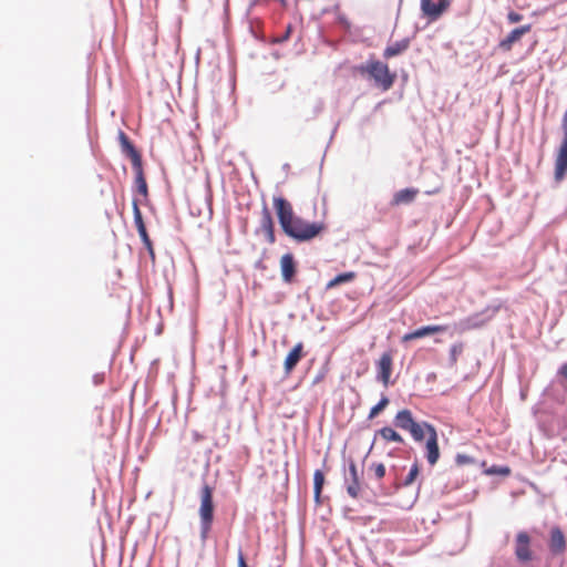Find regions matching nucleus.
Returning <instances> with one entry per match:
<instances>
[{
  "label": "nucleus",
  "instance_id": "f257e3e1",
  "mask_svg": "<svg viewBox=\"0 0 567 567\" xmlns=\"http://www.w3.org/2000/svg\"><path fill=\"white\" fill-rule=\"evenodd\" d=\"M272 205L282 231L296 241H310L327 229L323 221L310 223L297 216L292 204L282 196H274Z\"/></svg>",
  "mask_w": 567,
  "mask_h": 567
},
{
  "label": "nucleus",
  "instance_id": "f03ea898",
  "mask_svg": "<svg viewBox=\"0 0 567 567\" xmlns=\"http://www.w3.org/2000/svg\"><path fill=\"white\" fill-rule=\"evenodd\" d=\"M358 70L361 74H368L382 91L390 90L395 81V74L390 72L388 64L378 60H370Z\"/></svg>",
  "mask_w": 567,
  "mask_h": 567
},
{
  "label": "nucleus",
  "instance_id": "7ed1b4c3",
  "mask_svg": "<svg viewBox=\"0 0 567 567\" xmlns=\"http://www.w3.org/2000/svg\"><path fill=\"white\" fill-rule=\"evenodd\" d=\"M393 422L398 429L408 432L415 442H422L427 426L432 425L425 421L417 422L409 409L400 410Z\"/></svg>",
  "mask_w": 567,
  "mask_h": 567
},
{
  "label": "nucleus",
  "instance_id": "20e7f679",
  "mask_svg": "<svg viewBox=\"0 0 567 567\" xmlns=\"http://www.w3.org/2000/svg\"><path fill=\"white\" fill-rule=\"evenodd\" d=\"M214 502H213V488L208 484H204L200 489V506H199V518H200V539L205 542L212 529L214 520Z\"/></svg>",
  "mask_w": 567,
  "mask_h": 567
},
{
  "label": "nucleus",
  "instance_id": "39448f33",
  "mask_svg": "<svg viewBox=\"0 0 567 567\" xmlns=\"http://www.w3.org/2000/svg\"><path fill=\"white\" fill-rule=\"evenodd\" d=\"M563 140L555 158V179L560 182L567 173V107L561 118Z\"/></svg>",
  "mask_w": 567,
  "mask_h": 567
},
{
  "label": "nucleus",
  "instance_id": "423d86ee",
  "mask_svg": "<svg viewBox=\"0 0 567 567\" xmlns=\"http://www.w3.org/2000/svg\"><path fill=\"white\" fill-rule=\"evenodd\" d=\"M425 457L429 464L433 466L437 463L441 455L437 432L433 425L427 426V430L425 431Z\"/></svg>",
  "mask_w": 567,
  "mask_h": 567
},
{
  "label": "nucleus",
  "instance_id": "0eeeda50",
  "mask_svg": "<svg viewBox=\"0 0 567 567\" xmlns=\"http://www.w3.org/2000/svg\"><path fill=\"white\" fill-rule=\"evenodd\" d=\"M532 539L526 532H518L515 539V556L520 563H528L533 559L530 548Z\"/></svg>",
  "mask_w": 567,
  "mask_h": 567
},
{
  "label": "nucleus",
  "instance_id": "6e6552de",
  "mask_svg": "<svg viewBox=\"0 0 567 567\" xmlns=\"http://www.w3.org/2000/svg\"><path fill=\"white\" fill-rule=\"evenodd\" d=\"M393 369V355L390 351L382 353L380 359L377 361V379L385 388L391 383L390 378Z\"/></svg>",
  "mask_w": 567,
  "mask_h": 567
},
{
  "label": "nucleus",
  "instance_id": "1a4fd4ad",
  "mask_svg": "<svg viewBox=\"0 0 567 567\" xmlns=\"http://www.w3.org/2000/svg\"><path fill=\"white\" fill-rule=\"evenodd\" d=\"M548 548L554 556L563 555L566 551L567 542L560 527H551L549 532Z\"/></svg>",
  "mask_w": 567,
  "mask_h": 567
},
{
  "label": "nucleus",
  "instance_id": "9d476101",
  "mask_svg": "<svg viewBox=\"0 0 567 567\" xmlns=\"http://www.w3.org/2000/svg\"><path fill=\"white\" fill-rule=\"evenodd\" d=\"M532 30V24H524L519 28H515L512 30L507 37L502 39L498 43L501 50L505 52H509L515 43L520 41L522 37L529 33Z\"/></svg>",
  "mask_w": 567,
  "mask_h": 567
},
{
  "label": "nucleus",
  "instance_id": "9b49d317",
  "mask_svg": "<svg viewBox=\"0 0 567 567\" xmlns=\"http://www.w3.org/2000/svg\"><path fill=\"white\" fill-rule=\"evenodd\" d=\"M449 6V0H440L437 3H434L432 0H421V10L431 20L439 19Z\"/></svg>",
  "mask_w": 567,
  "mask_h": 567
},
{
  "label": "nucleus",
  "instance_id": "f8f14e48",
  "mask_svg": "<svg viewBox=\"0 0 567 567\" xmlns=\"http://www.w3.org/2000/svg\"><path fill=\"white\" fill-rule=\"evenodd\" d=\"M447 330V326L445 324H431V326H423L412 332L405 333L402 337L403 342L412 341L415 339L424 338L427 336H432L435 333L445 332Z\"/></svg>",
  "mask_w": 567,
  "mask_h": 567
},
{
  "label": "nucleus",
  "instance_id": "ddd939ff",
  "mask_svg": "<svg viewBox=\"0 0 567 567\" xmlns=\"http://www.w3.org/2000/svg\"><path fill=\"white\" fill-rule=\"evenodd\" d=\"M280 270L282 280L287 284L292 282L297 274V262L292 254L288 252L281 256Z\"/></svg>",
  "mask_w": 567,
  "mask_h": 567
},
{
  "label": "nucleus",
  "instance_id": "4468645a",
  "mask_svg": "<svg viewBox=\"0 0 567 567\" xmlns=\"http://www.w3.org/2000/svg\"><path fill=\"white\" fill-rule=\"evenodd\" d=\"M120 144H121V148H122V152L130 157L131 162H132V166H138L140 164H142V156L141 154L137 152V150L134 147V145L132 144V142L130 141V138L127 137V135L124 133V132H120Z\"/></svg>",
  "mask_w": 567,
  "mask_h": 567
},
{
  "label": "nucleus",
  "instance_id": "2eb2a0df",
  "mask_svg": "<svg viewBox=\"0 0 567 567\" xmlns=\"http://www.w3.org/2000/svg\"><path fill=\"white\" fill-rule=\"evenodd\" d=\"M303 357V344L302 342H298L287 354L285 362H284V369L285 373L288 375L292 372V370L296 368L298 362Z\"/></svg>",
  "mask_w": 567,
  "mask_h": 567
},
{
  "label": "nucleus",
  "instance_id": "dca6fc26",
  "mask_svg": "<svg viewBox=\"0 0 567 567\" xmlns=\"http://www.w3.org/2000/svg\"><path fill=\"white\" fill-rule=\"evenodd\" d=\"M260 229L266 235L268 243H275L276 236L274 220L267 206H264L261 212Z\"/></svg>",
  "mask_w": 567,
  "mask_h": 567
},
{
  "label": "nucleus",
  "instance_id": "f3484780",
  "mask_svg": "<svg viewBox=\"0 0 567 567\" xmlns=\"http://www.w3.org/2000/svg\"><path fill=\"white\" fill-rule=\"evenodd\" d=\"M419 190L416 188H404L396 192L391 200L392 206H400L403 204L412 203L417 196Z\"/></svg>",
  "mask_w": 567,
  "mask_h": 567
},
{
  "label": "nucleus",
  "instance_id": "a211bd4d",
  "mask_svg": "<svg viewBox=\"0 0 567 567\" xmlns=\"http://www.w3.org/2000/svg\"><path fill=\"white\" fill-rule=\"evenodd\" d=\"M410 43H411L410 39L404 38L400 41H396V42L388 45L383 51L384 59H391V58H394L396 55L404 53L410 48Z\"/></svg>",
  "mask_w": 567,
  "mask_h": 567
},
{
  "label": "nucleus",
  "instance_id": "6ab92c4d",
  "mask_svg": "<svg viewBox=\"0 0 567 567\" xmlns=\"http://www.w3.org/2000/svg\"><path fill=\"white\" fill-rule=\"evenodd\" d=\"M133 168L135 171V185L137 192L143 196H147V183L144 177L142 164H140L138 166H134Z\"/></svg>",
  "mask_w": 567,
  "mask_h": 567
},
{
  "label": "nucleus",
  "instance_id": "aec40b11",
  "mask_svg": "<svg viewBox=\"0 0 567 567\" xmlns=\"http://www.w3.org/2000/svg\"><path fill=\"white\" fill-rule=\"evenodd\" d=\"M378 434L385 441V442H396V443H403L404 439L401 434H399L391 426H383L378 431Z\"/></svg>",
  "mask_w": 567,
  "mask_h": 567
},
{
  "label": "nucleus",
  "instance_id": "412c9836",
  "mask_svg": "<svg viewBox=\"0 0 567 567\" xmlns=\"http://www.w3.org/2000/svg\"><path fill=\"white\" fill-rule=\"evenodd\" d=\"M355 278H357V274L354 271L343 272V274L336 276L333 279H331L327 284L326 288L332 289L341 284L350 282V281L354 280Z\"/></svg>",
  "mask_w": 567,
  "mask_h": 567
},
{
  "label": "nucleus",
  "instance_id": "4be33fe9",
  "mask_svg": "<svg viewBox=\"0 0 567 567\" xmlns=\"http://www.w3.org/2000/svg\"><path fill=\"white\" fill-rule=\"evenodd\" d=\"M324 484V475L320 470H317L313 474V489H315V497L319 499L322 487Z\"/></svg>",
  "mask_w": 567,
  "mask_h": 567
},
{
  "label": "nucleus",
  "instance_id": "5701e85b",
  "mask_svg": "<svg viewBox=\"0 0 567 567\" xmlns=\"http://www.w3.org/2000/svg\"><path fill=\"white\" fill-rule=\"evenodd\" d=\"M389 402L390 401L386 396H382L378 404L371 408L368 419L373 420L375 416H378L379 413L382 412L389 405Z\"/></svg>",
  "mask_w": 567,
  "mask_h": 567
},
{
  "label": "nucleus",
  "instance_id": "b1692460",
  "mask_svg": "<svg viewBox=\"0 0 567 567\" xmlns=\"http://www.w3.org/2000/svg\"><path fill=\"white\" fill-rule=\"evenodd\" d=\"M347 492L352 498H358L361 493L360 478L348 481Z\"/></svg>",
  "mask_w": 567,
  "mask_h": 567
},
{
  "label": "nucleus",
  "instance_id": "393cba45",
  "mask_svg": "<svg viewBox=\"0 0 567 567\" xmlns=\"http://www.w3.org/2000/svg\"><path fill=\"white\" fill-rule=\"evenodd\" d=\"M133 214H134V223H135L137 230L146 228L145 224L143 221L142 212H141L136 200H133Z\"/></svg>",
  "mask_w": 567,
  "mask_h": 567
},
{
  "label": "nucleus",
  "instance_id": "a878e982",
  "mask_svg": "<svg viewBox=\"0 0 567 567\" xmlns=\"http://www.w3.org/2000/svg\"><path fill=\"white\" fill-rule=\"evenodd\" d=\"M489 319H480V315H474L465 320L466 328L474 329L483 327Z\"/></svg>",
  "mask_w": 567,
  "mask_h": 567
},
{
  "label": "nucleus",
  "instance_id": "bb28decb",
  "mask_svg": "<svg viewBox=\"0 0 567 567\" xmlns=\"http://www.w3.org/2000/svg\"><path fill=\"white\" fill-rule=\"evenodd\" d=\"M419 473H420L419 464L414 463L412 465V467L410 468V472H409L408 476L405 477L403 485L404 486L412 485L415 482L416 477L419 476Z\"/></svg>",
  "mask_w": 567,
  "mask_h": 567
},
{
  "label": "nucleus",
  "instance_id": "cd10ccee",
  "mask_svg": "<svg viewBox=\"0 0 567 567\" xmlns=\"http://www.w3.org/2000/svg\"><path fill=\"white\" fill-rule=\"evenodd\" d=\"M487 474H498L502 476H508L511 474V468L508 466H492L486 471Z\"/></svg>",
  "mask_w": 567,
  "mask_h": 567
},
{
  "label": "nucleus",
  "instance_id": "c85d7f7f",
  "mask_svg": "<svg viewBox=\"0 0 567 567\" xmlns=\"http://www.w3.org/2000/svg\"><path fill=\"white\" fill-rule=\"evenodd\" d=\"M371 470L373 471V474L378 480L383 478L385 475V466L382 463L372 464Z\"/></svg>",
  "mask_w": 567,
  "mask_h": 567
},
{
  "label": "nucleus",
  "instance_id": "c756f323",
  "mask_svg": "<svg viewBox=\"0 0 567 567\" xmlns=\"http://www.w3.org/2000/svg\"><path fill=\"white\" fill-rule=\"evenodd\" d=\"M137 231H138V234H140V237H141V238H142V240H143L144 245L148 248L150 254H151L152 256H154V251H153V247H152V241H151V239H150V237H148V234H147L146 228H144V229H140V230H137Z\"/></svg>",
  "mask_w": 567,
  "mask_h": 567
},
{
  "label": "nucleus",
  "instance_id": "7c9ffc66",
  "mask_svg": "<svg viewBox=\"0 0 567 567\" xmlns=\"http://www.w3.org/2000/svg\"><path fill=\"white\" fill-rule=\"evenodd\" d=\"M507 20L509 23H517L523 20V16L516 11H509L507 14Z\"/></svg>",
  "mask_w": 567,
  "mask_h": 567
},
{
  "label": "nucleus",
  "instance_id": "2f4dec72",
  "mask_svg": "<svg viewBox=\"0 0 567 567\" xmlns=\"http://www.w3.org/2000/svg\"><path fill=\"white\" fill-rule=\"evenodd\" d=\"M349 476H350V478L348 481H350V480H358L359 478V473H358L357 464L353 461H351L349 463Z\"/></svg>",
  "mask_w": 567,
  "mask_h": 567
},
{
  "label": "nucleus",
  "instance_id": "473e14b6",
  "mask_svg": "<svg viewBox=\"0 0 567 567\" xmlns=\"http://www.w3.org/2000/svg\"><path fill=\"white\" fill-rule=\"evenodd\" d=\"M291 30H292V27L288 25L285 34L282 37L278 38L276 41L277 42H284V41L288 40L289 37H290V33H291Z\"/></svg>",
  "mask_w": 567,
  "mask_h": 567
},
{
  "label": "nucleus",
  "instance_id": "72a5a7b5",
  "mask_svg": "<svg viewBox=\"0 0 567 567\" xmlns=\"http://www.w3.org/2000/svg\"><path fill=\"white\" fill-rule=\"evenodd\" d=\"M238 567H248L241 549L238 550Z\"/></svg>",
  "mask_w": 567,
  "mask_h": 567
},
{
  "label": "nucleus",
  "instance_id": "f704fd0d",
  "mask_svg": "<svg viewBox=\"0 0 567 567\" xmlns=\"http://www.w3.org/2000/svg\"><path fill=\"white\" fill-rule=\"evenodd\" d=\"M559 373L567 379V362L561 365Z\"/></svg>",
  "mask_w": 567,
  "mask_h": 567
}]
</instances>
